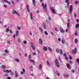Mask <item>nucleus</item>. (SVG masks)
Here are the masks:
<instances>
[{
	"label": "nucleus",
	"mask_w": 79,
	"mask_h": 79,
	"mask_svg": "<svg viewBox=\"0 0 79 79\" xmlns=\"http://www.w3.org/2000/svg\"><path fill=\"white\" fill-rule=\"evenodd\" d=\"M32 33H31V32H30V35H32Z\"/></svg>",
	"instance_id": "62"
},
{
	"label": "nucleus",
	"mask_w": 79,
	"mask_h": 79,
	"mask_svg": "<svg viewBox=\"0 0 79 79\" xmlns=\"http://www.w3.org/2000/svg\"><path fill=\"white\" fill-rule=\"evenodd\" d=\"M32 54L33 55H36V54L35 52H33Z\"/></svg>",
	"instance_id": "56"
},
{
	"label": "nucleus",
	"mask_w": 79,
	"mask_h": 79,
	"mask_svg": "<svg viewBox=\"0 0 79 79\" xmlns=\"http://www.w3.org/2000/svg\"><path fill=\"white\" fill-rule=\"evenodd\" d=\"M17 28L19 30H21V27H17Z\"/></svg>",
	"instance_id": "37"
},
{
	"label": "nucleus",
	"mask_w": 79,
	"mask_h": 79,
	"mask_svg": "<svg viewBox=\"0 0 79 79\" xmlns=\"http://www.w3.org/2000/svg\"><path fill=\"white\" fill-rule=\"evenodd\" d=\"M64 77H69V75L67 74H64Z\"/></svg>",
	"instance_id": "15"
},
{
	"label": "nucleus",
	"mask_w": 79,
	"mask_h": 79,
	"mask_svg": "<svg viewBox=\"0 0 79 79\" xmlns=\"http://www.w3.org/2000/svg\"><path fill=\"white\" fill-rule=\"evenodd\" d=\"M77 63L79 64V58H77Z\"/></svg>",
	"instance_id": "36"
},
{
	"label": "nucleus",
	"mask_w": 79,
	"mask_h": 79,
	"mask_svg": "<svg viewBox=\"0 0 79 79\" xmlns=\"http://www.w3.org/2000/svg\"><path fill=\"white\" fill-rule=\"evenodd\" d=\"M7 79H11V78L9 77L7 78Z\"/></svg>",
	"instance_id": "64"
},
{
	"label": "nucleus",
	"mask_w": 79,
	"mask_h": 79,
	"mask_svg": "<svg viewBox=\"0 0 79 79\" xmlns=\"http://www.w3.org/2000/svg\"><path fill=\"white\" fill-rule=\"evenodd\" d=\"M23 43L24 44H26L27 43V41H24Z\"/></svg>",
	"instance_id": "43"
},
{
	"label": "nucleus",
	"mask_w": 79,
	"mask_h": 79,
	"mask_svg": "<svg viewBox=\"0 0 79 79\" xmlns=\"http://www.w3.org/2000/svg\"><path fill=\"white\" fill-rule=\"evenodd\" d=\"M46 63L47 65H48L49 66H50V63H49V62H48V61L47 60L46 61Z\"/></svg>",
	"instance_id": "26"
},
{
	"label": "nucleus",
	"mask_w": 79,
	"mask_h": 79,
	"mask_svg": "<svg viewBox=\"0 0 79 79\" xmlns=\"http://www.w3.org/2000/svg\"><path fill=\"white\" fill-rule=\"evenodd\" d=\"M65 59L67 61H68V57H67V56H66Z\"/></svg>",
	"instance_id": "51"
},
{
	"label": "nucleus",
	"mask_w": 79,
	"mask_h": 79,
	"mask_svg": "<svg viewBox=\"0 0 79 79\" xmlns=\"http://www.w3.org/2000/svg\"><path fill=\"white\" fill-rule=\"evenodd\" d=\"M78 3V2H77L76 1L75 2V5H77V4Z\"/></svg>",
	"instance_id": "54"
},
{
	"label": "nucleus",
	"mask_w": 79,
	"mask_h": 79,
	"mask_svg": "<svg viewBox=\"0 0 79 79\" xmlns=\"http://www.w3.org/2000/svg\"><path fill=\"white\" fill-rule=\"evenodd\" d=\"M3 1L5 2H6V3H8L9 5H11V3H10V2L9 1H6V0H3Z\"/></svg>",
	"instance_id": "11"
},
{
	"label": "nucleus",
	"mask_w": 79,
	"mask_h": 79,
	"mask_svg": "<svg viewBox=\"0 0 79 79\" xmlns=\"http://www.w3.org/2000/svg\"><path fill=\"white\" fill-rule=\"evenodd\" d=\"M48 18L49 20H51V18L50 16H49Z\"/></svg>",
	"instance_id": "60"
},
{
	"label": "nucleus",
	"mask_w": 79,
	"mask_h": 79,
	"mask_svg": "<svg viewBox=\"0 0 79 79\" xmlns=\"http://www.w3.org/2000/svg\"><path fill=\"white\" fill-rule=\"evenodd\" d=\"M71 72H72V73H74V70H71Z\"/></svg>",
	"instance_id": "49"
},
{
	"label": "nucleus",
	"mask_w": 79,
	"mask_h": 79,
	"mask_svg": "<svg viewBox=\"0 0 79 79\" xmlns=\"http://www.w3.org/2000/svg\"><path fill=\"white\" fill-rule=\"evenodd\" d=\"M4 6L5 8H7V5H4Z\"/></svg>",
	"instance_id": "46"
},
{
	"label": "nucleus",
	"mask_w": 79,
	"mask_h": 79,
	"mask_svg": "<svg viewBox=\"0 0 79 79\" xmlns=\"http://www.w3.org/2000/svg\"><path fill=\"white\" fill-rule=\"evenodd\" d=\"M12 13L13 15H14V14H16V15L19 16H20V15L19 14V13H18L16 11H15V10H13L12 11Z\"/></svg>",
	"instance_id": "5"
},
{
	"label": "nucleus",
	"mask_w": 79,
	"mask_h": 79,
	"mask_svg": "<svg viewBox=\"0 0 79 79\" xmlns=\"http://www.w3.org/2000/svg\"><path fill=\"white\" fill-rule=\"evenodd\" d=\"M39 69H42V64H40Z\"/></svg>",
	"instance_id": "27"
},
{
	"label": "nucleus",
	"mask_w": 79,
	"mask_h": 79,
	"mask_svg": "<svg viewBox=\"0 0 79 79\" xmlns=\"http://www.w3.org/2000/svg\"><path fill=\"white\" fill-rule=\"evenodd\" d=\"M23 73H25V70L24 69H23Z\"/></svg>",
	"instance_id": "52"
},
{
	"label": "nucleus",
	"mask_w": 79,
	"mask_h": 79,
	"mask_svg": "<svg viewBox=\"0 0 79 79\" xmlns=\"http://www.w3.org/2000/svg\"><path fill=\"white\" fill-rule=\"evenodd\" d=\"M39 43L40 44L42 45V43H43L42 40L41 39H40Z\"/></svg>",
	"instance_id": "14"
},
{
	"label": "nucleus",
	"mask_w": 79,
	"mask_h": 79,
	"mask_svg": "<svg viewBox=\"0 0 79 79\" xmlns=\"http://www.w3.org/2000/svg\"><path fill=\"white\" fill-rule=\"evenodd\" d=\"M62 44H64V40L63 39H62Z\"/></svg>",
	"instance_id": "28"
},
{
	"label": "nucleus",
	"mask_w": 79,
	"mask_h": 79,
	"mask_svg": "<svg viewBox=\"0 0 79 79\" xmlns=\"http://www.w3.org/2000/svg\"><path fill=\"white\" fill-rule=\"evenodd\" d=\"M69 62V63L71 64H72L73 63V62L72 61H70Z\"/></svg>",
	"instance_id": "42"
},
{
	"label": "nucleus",
	"mask_w": 79,
	"mask_h": 79,
	"mask_svg": "<svg viewBox=\"0 0 79 79\" xmlns=\"http://www.w3.org/2000/svg\"><path fill=\"white\" fill-rule=\"evenodd\" d=\"M9 31L11 34H13V31H11V30H9Z\"/></svg>",
	"instance_id": "44"
},
{
	"label": "nucleus",
	"mask_w": 79,
	"mask_h": 79,
	"mask_svg": "<svg viewBox=\"0 0 79 79\" xmlns=\"http://www.w3.org/2000/svg\"><path fill=\"white\" fill-rule=\"evenodd\" d=\"M77 23H79V20L78 19H77Z\"/></svg>",
	"instance_id": "63"
},
{
	"label": "nucleus",
	"mask_w": 79,
	"mask_h": 79,
	"mask_svg": "<svg viewBox=\"0 0 79 79\" xmlns=\"http://www.w3.org/2000/svg\"><path fill=\"white\" fill-rule=\"evenodd\" d=\"M46 21L47 23H48V24H49V21H48V20H47V19L46 20Z\"/></svg>",
	"instance_id": "45"
},
{
	"label": "nucleus",
	"mask_w": 79,
	"mask_h": 79,
	"mask_svg": "<svg viewBox=\"0 0 79 79\" xmlns=\"http://www.w3.org/2000/svg\"><path fill=\"white\" fill-rule=\"evenodd\" d=\"M11 3L13 5H15V2H13V1L11 2Z\"/></svg>",
	"instance_id": "53"
},
{
	"label": "nucleus",
	"mask_w": 79,
	"mask_h": 79,
	"mask_svg": "<svg viewBox=\"0 0 79 79\" xmlns=\"http://www.w3.org/2000/svg\"><path fill=\"white\" fill-rule=\"evenodd\" d=\"M65 1H66V3H68V4H67V6H69V2H68L69 1V0H65Z\"/></svg>",
	"instance_id": "18"
},
{
	"label": "nucleus",
	"mask_w": 79,
	"mask_h": 79,
	"mask_svg": "<svg viewBox=\"0 0 79 79\" xmlns=\"http://www.w3.org/2000/svg\"><path fill=\"white\" fill-rule=\"evenodd\" d=\"M56 51L57 53H60V55H62V53H63V52H62V50L60 49H60L57 48L56 49Z\"/></svg>",
	"instance_id": "4"
},
{
	"label": "nucleus",
	"mask_w": 79,
	"mask_h": 79,
	"mask_svg": "<svg viewBox=\"0 0 79 79\" xmlns=\"http://www.w3.org/2000/svg\"><path fill=\"white\" fill-rule=\"evenodd\" d=\"M31 58V55L30 54L29 56V59H30Z\"/></svg>",
	"instance_id": "48"
},
{
	"label": "nucleus",
	"mask_w": 79,
	"mask_h": 79,
	"mask_svg": "<svg viewBox=\"0 0 79 79\" xmlns=\"http://www.w3.org/2000/svg\"><path fill=\"white\" fill-rule=\"evenodd\" d=\"M69 58L70 60H72V57L71 56H69Z\"/></svg>",
	"instance_id": "47"
},
{
	"label": "nucleus",
	"mask_w": 79,
	"mask_h": 79,
	"mask_svg": "<svg viewBox=\"0 0 79 79\" xmlns=\"http://www.w3.org/2000/svg\"><path fill=\"white\" fill-rule=\"evenodd\" d=\"M29 61L30 62H31V63H35V62H34V60H33L31 59L29 60Z\"/></svg>",
	"instance_id": "21"
},
{
	"label": "nucleus",
	"mask_w": 79,
	"mask_h": 79,
	"mask_svg": "<svg viewBox=\"0 0 79 79\" xmlns=\"http://www.w3.org/2000/svg\"><path fill=\"white\" fill-rule=\"evenodd\" d=\"M15 76L16 77H18V72L17 71H15Z\"/></svg>",
	"instance_id": "13"
},
{
	"label": "nucleus",
	"mask_w": 79,
	"mask_h": 79,
	"mask_svg": "<svg viewBox=\"0 0 79 79\" xmlns=\"http://www.w3.org/2000/svg\"><path fill=\"white\" fill-rule=\"evenodd\" d=\"M11 70H10L9 71L8 70H6V73H11Z\"/></svg>",
	"instance_id": "17"
},
{
	"label": "nucleus",
	"mask_w": 79,
	"mask_h": 79,
	"mask_svg": "<svg viewBox=\"0 0 79 79\" xmlns=\"http://www.w3.org/2000/svg\"><path fill=\"white\" fill-rule=\"evenodd\" d=\"M77 35V31H76L75 33V35Z\"/></svg>",
	"instance_id": "55"
},
{
	"label": "nucleus",
	"mask_w": 79,
	"mask_h": 79,
	"mask_svg": "<svg viewBox=\"0 0 79 79\" xmlns=\"http://www.w3.org/2000/svg\"><path fill=\"white\" fill-rule=\"evenodd\" d=\"M6 31L7 32L9 31V27H8V28H7L6 29Z\"/></svg>",
	"instance_id": "40"
},
{
	"label": "nucleus",
	"mask_w": 79,
	"mask_h": 79,
	"mask_svg": "<svg viewBox=\"0 0 79 79\" xmlns=\"http://www.w3.org/2000/svg\"><path fill=\"white\" fill-rule=\"evenodd\" d=\"M32 3L34 6H35V0H32Z\"/></svg>",
	"instance_id": "7"
},
{
	"label": "nucleus",
	"mask_w": 79,
	"mask_h": 79,
	"mask_svg": "<svg viewBox=\"0 0 79 79\" xmlns=\"http://www.w3.org/2000/svg\"><path fill=\"white\" fill-rule=\"evenodd\" d=\"M74 15L75 18H76V16H77V15H76V13H74Z\"/></svg>",
	"instance_id": "39"
},
{
	"label": "nucleus",
	"mask_w": 79,
	"mask_h": 79,
	"mask_svg": "<svg viewBox=\"0 0 79 79\" xmlns=\"http://www.w3.org/2000/svg\"><path fill=\"white\" fill-rule=\"evenodd\" d=\"M41 5L44 9V11H47V4H45L44 5V3H42L41 4Z\"/></svg>",
	"instance_id": "3"
},
{
	"label": "nucleus",
	"mask_w": 79,
	"mask_h": 79,
	"mask_svg": "<svg viewBox=\"0 0 79 79\" xmlns=\"http://www.w3.org/2000/svg\"><path fill=\"white\" fill-rule=\"evenodd\" d=\"M44 51H47V48L46 47H44Z\"/></svg>",
	"instance_id": "33"
},
{
	"label": "nucleus",
	"mask_w": 79,
	"mask_h": 79,
	"mask_svg": "<svg viewBox=\"0 0 79 79\" xmlns=\"http://www.w3.org/2000/svg\"><path fill=\"white\" fill-rule=\"evenodd\" d=\"M55 30L57 32H58V29H57V28H55Z\"/></svg>",
	"instance_id": "41"
},
{
	"label": "nucleus",
	"mask_w": 79,
	"mask_h": 79,
	"mask_svg": "<svg viewBox=\"0 0 79 79\" xmlns=\"http://www.w3.org/2000/svg\"><path fill=\"white\" fill-rule=\"evenodd\" d=\"M75 42L76 44H77V42H78V39L77 38H76L75 40Z\"/></svg>",
	"instance_id": "19"
},
{
	"label": "nucleus",
	"mask_w": 79,
	"mask_h": 79,
	"mask_svg": "<svg viewBox=\"0 0 79 79\" xmlns=\"http://www.w3.org/2000/svg\"><path fill=\"white\" fill-rule=\"evenodd\" d=\"M27 10L28 12L29 13H30V9H29V6L28 5H27Z\"/></svg>",
	"instance_id": "8"
},
{
	"label": "nucleus",
	"mask_w": 79,
	"mask_h": 79,
	"mask_svg": "<svg viewBox=\"0 0 79 79\" xmlns=\"http://www.w3.org/2000/svg\"><path fill=\"white\" fill-rule=\"evenodd\" d=\"M76 27L77 29L78 27H79V23H77L76 25Z\"/></svg>",
	"instance_id": "22"
},
{
	"label": "nucleus",
	"mask_w": 79,
	"mask_h": 79,
	"mask_svg": "<svg viewBox=\"0 0 79 79\" xmlns=\"http://www.w3.org/2000/svg\"><path fill=\"white\" fill-rule=\"evenodd\" d=\"M32 48L33 49V50H35V46L34 45H32Z\"/></svg>",
	"instance_id": "34"
},
{
	"label": "nucleus",
	"mask_w": 79,
	"mask_h": 79,
	"mask_svg": "<svg viewBox=\"0 0 79 79\" xmlns=\"http://www.w3.org/2000/svg\"><path fill=\"white\" fill-rule=\"evenodd\" d=\"M60 32H62V33H63L64 31V30L63 29V28L62 27H60Z\"/></svg>",
	"instance_id": "9"
},
{
	"label": "nucleus",
	"mask_w": 79,
	"mask_h": 79,
	"mask_svg": "<svg viewBox=\"0 0 79 79\" xmlns=\"http://www.w3.org/2000/svg\"><path fill=\"white\" fill-rule=\"evenodd\" d=\"M58 40L59 41V42H60V41H61V39H60V38H59L58 39Z\"/></svg>",
	"instance_id": "57"
},
{
	"label": "nucleus",
	"mask_w": 79,
	"mask_h": 79,
	"mask_svg": "<svg viewBox=\"0 0 79 79\" xmlns=\"http://www.w3.org/2000/svg\"><path fill=\"white\" fill-rule=\"evenodd\" d=\"M43 27L44 28V29H46V25H45V23H43Z\"/></svg>",
	"instance_id": "25"
},
{
	"label": "nucleus",
	"mask_w": 79,
	"mask_h": 79,
	"mask_svg": "<svg viewBox=\"0 0 79 79\" xmlns=\"http://www.w3.org/2000/svg\"><path fill=\"white\" fill-rule=\"evenodd\" d=\"M31 18V20L33 19V18L32 17V14L31 12L30 13Z\"/></svg>",
	"instance_id": "23"
},
{
	"label": "nucleus",
	"mask_w": 79,
	"mask_h": 79,
	"mask_svg": "<svg viewBox=\"0 0 79 79\" xmlns=\"http://www.w3.org/2000/svg\"><path fill=\"white\" fill-rule=\"evenodd\" d=\"M15 60L16 61H17L18 63H19V60L18 59L16 58L15 59Z\"/></svg>",
	"instance_id": "30"
},
{
	"label": "nucleus",
	"mask_w": 79,
	"mask_h": 79,
	"mask_svg": "<svg viewBox=\"0 0 79 79\" xmlns=\"http://www.w3.org/2000/svg\"><path fill=\"white\" fill-rule=\"evenodd\" d=\"M18 34H19V31L18 30H17L16 31V36L17 37L18 35Z\"/></svg>",
	"instance_id": "24"
},
{
	"label": "nucleus",
	"mask_w": 79,
	"mask_h": 79,
	"mask_svg": "<svg viewBox=\"0 0 79 79\" xmlns=\"http://www.w3.org/2000/svg\"><path fill=\"white\" fill-rule=\"evenodd\" d=\"M55 64L57 68H59V67H60V64L59 63V62L57 59H56L55 60Z\"/></svg>",
	"instance_id": "1"
},
{
	"label": "nucleus",
	"mask_w": 79,
	"mask_h": 79,
	"mask_svg": "<svg viewBox=\"0 0 79 79\" xmlns=\"http://www.w3.org/2000/svg\"><path fill=\"white\" fill-rule=\"evenodd\" d=\"M70 24V23H69V22H68L67 23V26L68 27H69Z\"/></svg>",
	"instance_id": "32"
},
{
	"label": "nucleus",
	"mask_w": 79,
	"mask_h": 79,
	"mask_svg": "<svg viewBox=\"0 0 79 79\" xmlns=\"http://www.w3.org/2000/svg\"><path fill=\"white\" fill-rule=\"evenodd\" d=\"M5 53H9V51L8 50H5Z\"/></svg>",
	"instance_id": "31"
},
{
	"label": "nucleus",
	"mask_w": 79,
	"mask_h": 79,
	"mask_svg": "<svg viewBox=\"0 0 79 79\" xmlns=\"http://www.w3.org/2000/svg\"><path fill=\"white\" fill-rule=\"evenodd\" d=\"M56 74L57 75V76H60V73H59V72H58V71L57 70H56Z\"/></svg>",
	"instance_id": "20"
},
{
	"label": "nucleus",
	"mask_w": 79,
	"mask_h": 79,
	"mask_svg": "<svg viewBox=\"0 0 79 79\" xmlns=\"http://www.w3.org/2000/svg\"><path fill=\"white\" fill-rule=\"evenodd\" d=\"M73 11V6L71 5L70 7V13H72Z\"/></svg>",
	"instance_id": "6"
},
{
	"label": "nucleus",
	"mask_w": 79,
	"mask_h": 79,
	"mask_svg": "<svg viewBox=\"0 0 79 79\" xmlns=\"http://www.w3.org/2000/svg\"><path fill=\"white\" fill-rule=\"evenodd\" d=\"M45 34L46 35H48V33L46 31H44Z\"/></svg>",
	"instance_id": "38"
},
{
	"label": "nucleus",
	"mask_w": 79,
	"mask_h": 79,
	"mask_svg": "<svg viewBox=\"0 0 79 79\" xmlns=\"http://www.w3.org/2000/svg\"><path fill=\"white\" fill-rule=\"evenodd\" d=\"M18 41L19 43H20V39L19 38L18 39Z\"/></svg>",
	"instance_id": "50"
},
{
	"label": "nucleus",
	"mask_w": 79,
	"mask_h": 79,
	"mask_svg": "<svg viewBox=\"0 0 79 79\" xmlns=\"http://www.w3.org/2000/svg\"><path fill=\"white\" fill-rule=\"evenodd\" d=\"M51 11H52V12L54 14H55L56 13V11H55V10L54 9H53V8H51Z\"/></svg>",
	"instance_id": "12"
},
{
	"label": "nucleus",
	"mask_w": 79,
	"mask_h": 79,
	"mask_svg": "<svg viewBox=\"0 0 79 79\" xmlns=\"http://www.w3.org/2000/svg\"><path fill=\"white\" fill-rule=\"evenodd\" d=\"M5 76H6V77H8V75L7 74H6L5 75Z\"/></svg>",
	"instance_id": "58"
},
{
	"label": "nucleus",
	"mask_w": 79,
	"mask_h": 79,
	"mask_svg": "<svg viewBox=\"0 0 79 79\" xmlns=\"http://www.w3.org/2000/svg\"><path fill=\"white\" fill-rule=\"evenodd\" d=\"M8 44H10V41H8Z\"/></svg>",
	"instance_id": "61"
},
{
	"label": "nucleus",
	"mask_w": 79,
	"mask_h": 79,
	"mask_svg": "<svg viewBox=\"0 0 79 79\" xmlns=\"http://www.w3.org/2000/svg\"><path fill=\"white\" fill-rule=\"evenodd\" d=\"M66 66L68 68V69H71V66H70V65L69 64H66Z\"/></svg>",
	"instance_id": "10"
},
{
	"label": "nucleus",
	"mask_w": 79,
	"mask_h": 79,
	"mask_svg": "<svg viewBox=\"0 0 79 79\" xmlns=\"http://www.w3.org/2000/svg\"><path fill=\"white\" fill-rule=\"evenodd\" d=\"M6 68V66L5 65H3L2 66V68H3V69H5Z\"/></svg>",
	"instance_id": "35"
},
{
	"label": "nucleus",
	"mask_w": 79,
	"mask_h": 79,
	"mask_svg": "<svg viewBox=\"0 0 79 79\" xmlns=\"http://www.w3.org/2000/svg\"><path fill=\"white\" fill-rule=\"evenodd\" d=\"M64 56H66V53H64Z\"/></svg>",
	"instance_id": "59"
},
{
	"label": "nucleus",
	"mask_w": 79,
	"mask_h": 79,
	"mask_svg": "<svg viewBox=\"0 0 79 79\" xmlns=\"http://www.w3.org/2000/svg\"><path fill=\"white\" fill-rule=\"evenodd\" d=\"M39 29L41 33H43V29L41 27H39Z\"/></svg>",
	"instance_id": "16"
},
{
	"label": "nucleus",
	"mask_w": 79,
	"mask_h": 79,
	"mask_svg": "<svg viewBox=\"0 0 79 79\" xmlns=\"http://www.w3.org/2000/svg\"><path fill=\"white\" fill-rule=\"evenodd\" d=\"M48 50L50 52H52V49L51 48L49 47Z\"/></svg>",
	"instance_id": "29"
},
{
	"label": "nucleus",
	"mask_w": 79,
	"mask_h": 79,
	"mask_svg": "<svg viewBox=\"0 0 79 79\" xmlns=\"http://www.w3.org/2000/svg\"><path fill=\"white\" fill-rule=\"evenodd\" d=\"M72 53L73 55H76L77 53V48H75L74 49H72Z\"/></svg>",
	"instance_id": "2"
}]
</instances>
